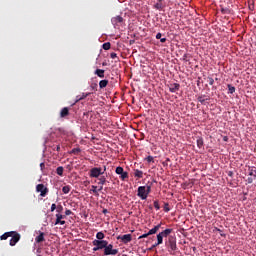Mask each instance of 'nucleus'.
Segmentation results:
<instances>
[{"label":"nucleus","mask_w":256,"mask_h":256,"mask_svg":"<svg viewBox=\"0 0 256 256\" xmlns=\"http://www.w3.org/2000/svg\"><path fill=\"white\" fill-rule=\"evenodd\" d=\"M155 8H156V9H161V3H157V4L155 5Z\"/></svg>","instance_id":"nucleus-55"},{"label":"nucleus","mask_w":256,"mask_h":256,"mask_svg":"<svg viewBox=\"0 0 256 256\" xmlns=\"http://www.w3.org/2000/svg\"><path fill=\"white\" fill-rule=\"evenodd\" d=\"M102 213H103L104 215H107V213H109V210L103 209V210H102Z\"/></svg>","instance_id":"nucleus-57"},{"label":"nucleus","mask_w":256,"mask_h":256,"mask_svg":"<svg viewBox=\"0 0 256 256\" xmlns=\"http://www.w3.org/2000/svg\"><path fill=\"white\" fill-rule=\"evenodd\" d=\"M145 161H147V163H155V158L153 156H148L145 158Z\"/></svg>","instance_id":"nucleus-31"},{"label":"nucleus","mask_w":256,"mask_h":256,"mask_svg":"<svg viewBox=\"0 0 256 256\" xmlns=\"http://www.w3.org/2000/svg\"><path fill=\"white\" fill-rule=\"evenodd\" d=\"M161 37H163V34H161V32H158L156 34V39H161Z\"/></svg>","instance_id":"nucleus-51"},{"label":"nucleus","mask_w":256,"mask_h":256,"mask_svg":"<svg viewBox=\"0 0 256 256\" xmlns=\"http://www.w3.org/2000/svg\"><path fill=\"white\" fill-rule=\"evenodd\" d=\"M228 91L231 94L235 93V87L233 85H231V84H228Z\"/></svg>","instance_id":"nucleus-35"},{"label":"nucleus","mask_w":256,"mask_h":256,"mask_svg":"<svg viewBox=\"0 0 256 256\" xmlns=\"http://www.w3.org/2000/svg\"><path fill=\"white\" fill-rule=\"evenodd\" d=\"M93 249L92 251H101L102 249L105 250L107 246V240H93L92 241Z\"/></svg>","instance_id":"nucleus-2"},{"label":"nucleus","mask_w":256,"mask_h":256,"mask_svg":"<svg viewBox=\"0 0 256 256\" xmlns=\"http://www.w3.org/2000/svg\"><path fill=\"white\" fill-rule=\"evenodd\" d=\"M107 184V177L102 175L98 178V185H106Z\"/></svg>","instance_id":"nucleus-18"},{"label":"nucleus","mask_w":256,"mask_h":256,"mask_svg":"<svg viewBox=\"0 0 256 256\" xmlns=\"http://www.w3.org/2000/svg\"><path fill=\"white\" fill-rule=\"evenodd\" d=\"M89 95H91V92H83L81 96H76V100L75 103H79V101H83V99H87V97H89ZM74 103V105H75Z\"/></svg>","instance_id":"nucleus-11"},{"label":"nucleus","mask_w":256,"mask_h":256,"mask_svg":"<svg viewBox=\"0 0 256 256\" xmlns=\"http://www.w3.org/2000/svg\"><path fill=\"white\" fill-rule=\"evenodd\" d=\"M167 41V38H161L160 43H165Z\"/></svg>","instance_id":"nucleus-58"},{"label":"nucleus","mask_w":256,"mask_h":256,"mask_svg":"<svg viewBox=\"0 0 256 256\" xmlns=\"http://www.w3.org/2000/svg\"><path fill=\"white\" fill-rule=\"evenodd\" d=\"M40 168L43 171V169H45V163H40Z\"/></svg>","instance_id":"nucleus-56"},{"label":"nucleus","mask_w":256,"mask_h":256,"mask_svg":"<svg viewBox=\"0 0 256 256\" xmlns=\"http://www.w3.org/2000/svg\"><path fill=\"white\" fill-rule=\"evenodd\" d=\"M21 241V234H15L11 239H10V246L15 247L17 243Z\"/></svg>","instance_id":"nucleus-8"},{"label":"nucleus","mask_w":256,"mask_h":256,"mask_svg":"<svg viewBox=\"0 0 256 256\" xmlns=\"http://www.w3.org/2000/svg\"><path fill=\"white\" fill-rule=\"evenodd\" d=\"M56 211L58 212L57 214L63 213V206H62V205H58V206L56 207Z\"/></svg>","instance_id":"nucleus-40"},{"label":"nucleus","mask_w":256,"mask_h":256,"mask_svg":"<svg viewBox=\"0 0 256 256\" xmlns=\"http://www.w3.org/2000/svg\"><path fill=\"white\" fill-rule=\"evenodd\" d=\"M160 229H161V224H158L154 228L148 231V235H155V233H157V231H159Z\"/></svg>","instance_id":"nucleus-14"},{"label":"nucleus","mask_w":256,"mask_h":256,"mask_svg":"<svg viewBox=\"0 0 256 256\" xmlns=\"http://www.w3.org/2000/svg\"><path fill=\"white\" fill-rule=\"evenodd\" d=\"M159 245H161V244H157V242L150 248V251L152 250V249H155V247H159Z\"/></svg>","instance_id":"nucleus-52"},{"label":"nucleus","mask_w":256,"mask_h":256,"mask_svg":"<svg viewBox=\"0 0 256 256\" xmlns=\"http://www.w3.org/2000/svg\"><path fill=\"white\" fill-rule=\"evenodd\" d=\"M68 115H69V108H67V107L62 108L60 111L61 119L68 117Z\"/></svg>","instance_id":"nucleus-13"},{"label":"nucleus","mask_w":256,"mask_h":256,"mask_svg":"<svg viewBox=\"0 0 256 256\" xmlns=\"http://www.w3.org/2000/svg\"><path fill=\"white\" fill-rule=\"evenodd\" d=\"M154 207H155L156 211H159V209H161V206L159 205V200L154 201Z\"/></svg>","instance_id":"nucleus-37"},{"label":"nucleus","mask_w":256,"mask_h":256,"mask_svg":"<svg viewBox=\"0 0 256 256\" xmlns=\"http://www.w3.org/2000/svg\"><path fill=\"white\" fill-rule=\"evenodd\" d=\"M137 197L142 199V201H145V199H147V197H149L146 192V186L138 187Z\"/></svg>","instance_id":"nucleus-5"},{"label":"nucleus","mask_w":256,"mask_h":256,"mask_svg":"<svg viewBox=\"0 0 256 256\" xmlns=\"http://www.w3.org/2000/svg\"><path fill=\"white\" fill-rule=\"evenodd\" d=\"M121 181H125L126 179H129V173L128 172H122L120 174Z\"/></svg>","instance_id":"nucleus-26"},{"label":"nucleus","mask_w":256,"mask_h":256,"mask_svg":"<svg viewBox=\"0 0 256 256\" xmlns=\"http://www.w3.org/2000/svg\"><path fill=\"white\" fill-rule=\"evenodd\" d=\"M97 87H98L97 83H91L90 91H97Z\"/></svg>","instance_id":"nucleus-34"},{"label":"nucleus","mask_w":256,"mask_h":256,"mask_svg":"<svg viewBox=\"0 0 256 256\" xmlns=\"http://www.w3.org/2000/svg\"><path fill=\"white\" fill-rule=\"evenodd\" d=\"M134 177H137L138 179H143V171L139 169L134 170Z\"/></svg>","instance_id":"nucleus-20"},{"label":"nucleus","mask_w":256,"mask_h":256,"mask_svg":"<svg viewBox=\"0 0 256 256\" xmlns=\"http://www.w3.org/2000/svg\"><path fill=\"white\" fill-rule=\"evenodd\" d=\"M181 89V85L179 83H172L169 84V91L170 93H177Z\"/></svg>","instance_id":"nucleus-9"},{"label":"nucleus","mask_w":256,"mask_h":256,"mask_svg":"<svg viewBox=\"0 0 256 256\" xmlns=\"http://www.w3.org/2000/svg\"><path fill=\"white\" fill-rule=\"evenodd\" d=\"M125 172V170L123 169V167H121V166H118L117 168H116V170H115V173L117 174V175H120V174H122V173H124Z\"/></svg>","instance_id":"nucleus-30"},{"label":"nucleus","mask_w":256,"mask_h":256,"mask_svg":"<svg viewBox=\"0 0 256 256\" xmlns=\"http://www.w3.org/2000/svg\"><path fill=\"white\" fill-rule=\"evenodd\" d=\"M117 253H119V250L113 249V244H109V242H107L106 248L104 249V256L117 255Z\"/></svg>","instance_id":"nucleus-4"},{"label":"nucleus","mask_w":256,"mask_h":256,"mask_svg":"<svg viewBox=\"0 0 256 256\" xmlns=\"http://www.w3.org/2000/svg\"><path fill=\"white\" fill-rule=\"evenodd\" d=\"M164 211L165 213H169L171 211V208H169V203L164 204Z\"/></svg>","instance_id":"nucleus-39"},{"label":"nucleus","mask_w":256,"mask_h":256,"mask_svg":"<svg viewBox=\"0 0 256 256\" xmlns=\"http://www.w3.org/2000/svg\"><path fill=\"white\" fill-rule=\"evenodd\" d=\"M0 239H1V241H6V239H9V237L7 236V232H5L4 234H2V235L0 236Z\"/></svg>","instance_id":"nucleus-41"},{"label":"nucleus","mask_w":256,"mask_h":256,"mask_svg":"<svg viewBox=\"0 0 256 256\" xmlns=\"http://www.w3.org/2000/svg\"><path fill=\"white\" fill-rule=\"evenodd\" d=\"M91 187L92 189H90V193H93L94 195H96V197H99V190H97V186L92 185Z\"/></svg>","instance_id":"nucleus-24"},{"label":"nucleus","mask_w":256,"mask_h":256,"mask_svg":"<svg viewBox=\"0 0 256 256\" xmlns=\"http://www.w3.org/2000/svg\"><path fill=\"white\" fill-rule=\"evenodd\" d=\"M159 245H161V244H157V242L150 248V251L152 250V249H155V247H159Z\"/></svg>","instance_id":"nucleus-53"},{"label":"nucleus","mask_w":256,"mask_h":256,"mask_svg":"<svg viewBox=\"0 0 256 256\" xmlns=\"http://www.w3.org/2000/svg\"><path fill=\"white\" fill-rule=\"evenodd\" d=\"M45 241V233L40 232L38 236L35 238L36 243H43Z\"/></svg>","instance_id":"nucleus-12"},{"label":"nucleus","mask_w":256,"mask_h":256,"mask_svg":"<svg viewBox=\"0 0 256 256\" xmlns=\"http://www.w3.org/2000/svg\"><path fill=\"white\" fill-rule=\"evenodd\" d=\"M221 13H223V15H228V13H231V11L229 8H221Z\"/></svg>","instance_id":"nucleus-36"},{"label":"nucleus","mask_w":256,"mask_h":256,"mask_svg":"<svg viewBox=\"0 0 256 256\" xmlns=\"http://www.w3.org/2000/svg\"><path fill=\"white\" fill-rule=\"evenodd\" d=\"M147 237H149V232L146 233V234H143V235L139 236V239H145V238H147Z\"/></svg>","instance_id":"nucleus-47"},{"label":"nucleus","mask_w":256,"mask_h":256,"mask_svg":"<svg viewBox=\"0 0 256 256\" xmlns=\"http://www.w3.org/2000/svg\"><path fill=\"white\" fill-rule=\"evenodd\" d=\"M248 171H249L250 177H256V167L255 166H249Z\"/></svg>","instance_id":"nucleus-17"},{"label":"nucleus","mask_w":256,"mask_h":256,"mask_svg":"<svg viewBox=\"0 0 256 256\" xmlns=\"http://www.w3.org/2000/svg\"><path fill=\"white\" fill-rule=\"evenodd\" d=\"M55 209L57 210V205L56 204H52L51 205V212L53 213V211H55Z\"/></svg>","instance_id":"nucleus-49"},{"label":"nucleus","mask_w":256,"mask_h":256,"mask_svg":"<svg viewBox=\"0 0 256 256\" xmlns=\"http://www.w3.org/2000/svg\"><path fill=\"white\" fill-rule=\"evenodd\" d=\"M103 239H105V234L103 232H98L96 234V241H104Z\"/></svg>","instance_id":"nucleus-22"},{"label":"nucleus","mask_w":256,"mask_h":256,"mask_svg":"<svg viewBox=\"0 0 256 256\" xmlns=\"http://www.w3.org/2000/svg\"><path fill=\"white\" fill-rule=\"evenodd\" d=\"M223 141H229V138L227 136H224Z\"/></svg>","instance_id":"nucleus-59"},{"label":"nucleus","mask_w":256,"mask_h":256,"mask_svg":"<svg viewBox=\"0 0 256 256\" xmlns=\"http://www.w3.org/2000/svg\"><path fill=\"white\" fill-rule=\"evenodd\" d=\"M36 191L37 193H40L41 197H45L47 193H49V189H47L43 184H38L36 186Z\"/></svg>","instance_id":"nucleus-7"},{"label":"nucleus","mask_w":256,"mask_h":256,"mask_svg":"<svg viewBox=\"0 0 256 256\" xmlns=\"http://www.w3.org/2000/svg\"><path fill=\"white\" fill-rule=\"evenodd\" d=\"M151 193V185L146 186V194L149 195Z\"/></svg>","instance_id":"nucleus-45"},{"label":"nucleus","mask_w":256,"mask_h":256,"mask_svg":"<svg viewBox=\"0 0 256 256\" xmlns=\"http://www.w3.org/2000/svg\"><path fill=\"white\" fill-rule=\"evenodd\" d=\"M216 231H218V232H220V233H221V229L216 228Z\"/></svg>","instance_id":"nucleus-61"},{"label":"nucleus","mask_w":256,"mask_h":256,"mask_svg":"<svg viewBox=\"0 0 256 256\" xmlns=\"http://www.w3.org/2000/svg\"><path fill=\"white\" fill-rule=\"evenodd\" d=\"M207 82L209 83V85H213L215 83V80L211 77H208Z\"/></svg>","instance_id":"nucleus-43"},{"label":"nucleus","mask_w":256,"mask_h":256,"mask_svg":"<svg viewBox=\"0 0 256 256\" xmlns=\"http://www.w3.org/2000/svg\"><path fill=\"white\" fill-rule=\"evenodd\" d=\"M65 217H67L66 215H63V214H56V218L58 219H65Z\"/></svg>","instance_id":"nucleus-44"},{"label":"nucleus","mask_w":256,"mask_h":256,"mask_svg":"<svg viewBox=\"0 0 256 256\" xmlns=\"http://www.w3.org/2000/svg\"><path fill=\"white\" fill-rule=\"evenodd\" d=\"M63 171H64L63 166H59V167L56 169V173H57V175H59L60 177H63Z\"/></svg>","instance_id":"nucleus-27"},{"label":"nucleus","mask_w":256,"mask_h":256,"mask_svg":"<svg viewBox=\"0 0 256 256\" xmlns=\"http://www.w3.org/2000/svg\"><path fill=\"white\" fill-rule=\"evenodd\" d=\"M110 57H111V59H117V53L112 52V53L110 54Z\"/></svg>","instance_id":"nucleus-46"},{"label":"nucleus","mask_w":256,"mask_h":256,"mask_svg":"<svg viewBox=\"0 0 256 256\" xmlns=\"http://www.w3.org/2000/svg\"><path fill=\"white\" fill-rule=\"evenodd\" d=\"M111 23H112V25H114V27H118V25H119L120 23H123V17H121V16L113 17V18L111 19Z\"/></svg>","instance_id":"nucleus-10"},{"label":"nucleus","mask_w":256,"mask_h":256,"mask_svg":"<svg viewBox=\"0 0 256 256\" xmlns=\"http://www.w3.org/2000/svg\"><path fill=\"white\" fill-rule=\"evenodd\" d=\"M55 225H65V221L61 218H56Z\"/></svg>","instance_id":"nucleus-32"},{"label":"nucleus","mask_w":256,"mask_h":256,"mask_svg":"<svg viewBox=\"0 0 256 256\" xmlns=\"http://www.w3.org/2000/svg\"><path fill=\"white\" fill-rule=\"evenodd\" d=\"M103 189V185H100L98 191H101Z\"/></svg>","instance_id":"nucleus-60"},{"label":"nucleus","mask_w":256,"mask_h":256,"mask_svg":"<svg viewBox=\"0 0 256 256\" xmlns=\"http://www.w3.org/2000/svg\"><path fill=\"white\" fill-rule=\"evenodd\" d=\"M169 161H171V159L167 158L164 162H162L163 167H169Z\"/></svg>","instance_id":"nucleus-42"},{"label":"nucleus","mask_w":256,"mask_h":256,"mask_svg":"<svg viewBox=\"0 0 256 256\" xmlns=\"http://www.w3.org/2000/svg\"><path fill=\"white\" fill-rule=\"evenodd\" d=\"M69 191H71V186H69V185L64 186L62 188V192L64 193V195H67V193H69Z\"/></svg>","instance_id":"nucleus-29"},{"label":"nucleus","mask_w":256,"mask_h":256,"mask_svg":"<svg viewBox=\"0 0 256 256\" xmlns=\"http://www.w3.org/2000/svg\"><path fill=\"white\" fill-rule=\"evenodd\" d=\"M197 99L201 105H205V102L209 101V97H206L205 95L198 96Z\"/></svg>","instance_id":"nucleus-16"},{"label":"nucleus","mask_w":256,"mask_h":256,"mask_svg":"<svg viewBox=\"0 0 256 256\" xmlns=\"http://www.w3.org/2000/svg\"><path fill=\"white\" fill-rule=\"evenodd\" d=\"M187 57V54L184 55V59Z\"/></svg>","instance_id":"nucleus-62"},{"label":"nucleus","mask_w":256,"mask_h":256,"mask_svg":"<svg viewBox=\"0 0 256 256\" xmlns=\"http://www.w3.org/2000/svg\"><path fill=\"white\" fill-rule=\"evenodd\" d=\"M107 85H109V80H101L99 82L100 89H105V87H107Z\"/></svg>","instance_id":"nucleus-21"},{"label":"nucleus","mask_w":256,"mask_h":256,"mask_svg":"<svg viewBox=\"0 0 256 256\" xmlns=\"http://www.w3.org/2000/svg\"><path fill=\"white\" fill-rule=\"evenodd\" d=\"M55 151H61V146L57 145L55 148H54Z\"/></svg>","instance_id":"nucleus-54"},{"label":"nucleus","mask_w":256,"mask_h":256,"mask_svg":"<svg viewBox=\"0 0 256 256\" xmlns=\"http://www.w3.org/2000/svg\"><path fill=\"white\" fill-rule=\"evenodd\" d=\"M246 181H247V183L249 185H251V183H253V178L252 177H248Z\"/></svg>","instance_id":"nucleus-48"},{"label":"nucleus","mask_w":256,"mask_h":256,"mask_svg":"<svg viewBox=\"0 0 256 256\" xmlns=\"http://www.w3.org/2000/svg\"><path fill=\"white\" fill-rule=\"evenodd\" d=\"M71 153H73V155H79V153H81V149L80 148H73L71 150Z\"/></svg>","instance_id":"nucleus-33"},{"label":"nucleus","mask_w":256,"mask_h":256,"mask_svg":"<svg viewBox=\"0 0 256 256\" xmlns=\"http://www.w3.org/2000/svg\"><path fill=\"white\" fill-rule=\"evenodd\" d=\"M102 48L104 49V51H109V49H111V43L110 42H106L102 45Z\"/></svg>","instance_id":"nucleus-28"},{"label":"nucleus","mask_w":256,"mask_h":256,"mask_svg":"<svg viewBox=\"0 0 256 256\" xmlns=\"http://www.w3.org/2000/svg\"><path fill=\"white\" fill-rule=\"evenodd\" d=\"M72 214H73V212L71 210H66L65 211V216L66 217L69 216V215H72Z\"/></svg>","instance_id":"nucleus-50"},{"label":"nucleus","mask_w":256,"mask_h":256,"mask_svg":"<svg viewBox=\"0 0 256 256\" xmlns=\"http://www.w3.org/2000/svg\"><path fill=\"white\" fill-rule=\"evenodd\" d=\"M166 245L168 246L169 253H172L171 251H177V240L175 237L169 236Z\"/></svg>","instance_id":"nucleus-3"},{"label":"nucleus","mask_w":256,"mask_h":256,"mask_svg":"<svg viewBox=\"0 0 256 256\" xmlns=\"http://www.w3.org/2000/svg\"><path fill=\"white\" fill-rule=\"evenodd\" d=\"M105 171H107V166L101 167H93L89 171V177L92 179H99V177L105 175Z\"/></svg>","instance_id":"nucleus-1"},{"label":"nucleus","mask_w":256,"mask_h":256,"mask_svg":"<svg viewBox=\"0 0 256 256\" xmlns=\"http://www.w3.org/2000/svg\"><path fill=\"white\" fill-rule=\"evenodd\" d=\"M117 240L122 241L124 245H127V243H131V241H133V236L131 234L119 235L117 236Z\"/></svg>","instance_id":"nucleus-6"},{"label":"nucleus","mask_w":256,"mask_h":256,"mask_svg":"<svg viewBox=\"0 0 256 256\" xmlns=\"http://www.w3.org/2000/svg\"><path fill=\"white\" fill-rule=\"evenodd\" d=\"M17 234H18V232H16V231L6 232L7 237H13V236H15Z\"/></svg>","instance_id":"nucleus-38"},{"label":"nucleus","mask_w":256,"mask_h":256,"mask_svg":"<svg viewBox=\"0 0 256 256\" xmlns=\"http://www.w3.org/2000/svg\"><path fill=\"white\" fill-rule=\"evenodd\" d=\"M160 233L162 234L163 237H169V235L173 233V229L167 228Z\"/></svg>","instance_id":"nucleus-19"},{"label":"nucleus","mask_w":256,"mask_h":256,"mask_svg":"<svg viewBox=\"0 0 256 256\" xmlns=\"http://www.w3.org/2000/svg\"><path fill=\"white\" fill-rule=\"evenodd\" d=\"M95 75H97V77H100V79H104L105 78V70L96 69Z\"/></svg>","instance_id":"nucleus-15"},{"label":"nucleus","mask_w":256,"mask_h":256,"mask_svg":"<svg viewBox=\"0 0 256 256\" xmlns=\"http://www.w3.org/2000/svg\"><path fill=\"white\" fill-rule=\"evenodd\" d=\"M157 245H163V234H157Z\"/></svg>","instance_id":"nucleus-25"},{"label":"nucleus","mask_w":256,"mask_h":256,"mask_svg":"<svg viewBox=\"0 0 256 256\" xmlns=\"http://www.w3.org/2000/svg\"><path fill=\"white\" fill-rule=\"evenodd\" d=\"M196 143H197L198 149H203L204 142H203V138L202 137H199L197 139Z\"/></svg>","instance_id":"nucleus-23"}]
</instances>
